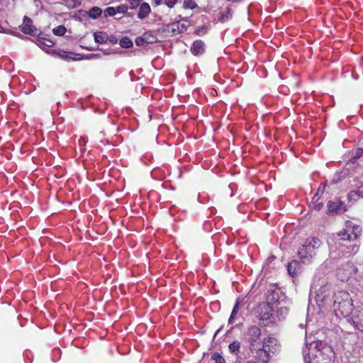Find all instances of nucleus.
<instances>
[{"label": "nucleus", "mask_w": 363, "mask_h": 363, "mask_svg": "<svg viewBox=\"0 0 363 363\" xmlns=\"http://www.w3.org/2000/svg\"><path fill=\"white\" fill-rule=\"evenodd\" d=\"M102 14V10L99 7H93L89 12V16L92 19H96Z\"/></svg>", "instance_id": "obj_25"}, {"label": "nucleus", "mask_w": 363, "mask_h": 363, "mask_svg": "<svg viewBox=\"0 0 363 363\" xmlns=\"http://www.w3.org/2000/svg\"><path fill=\"white\" fill-rule=\"evenodd\" d=\"M273 307L269 303H263L258 307L257 313L259 320H267L273 314Z\"/></svg>", "instance_id": "obj_10"}, {"label": "nucleus", "mask_w": 363, "mask_h": 363, "mask_svg": "<svg viewBox=\"0 0 363 363\" xmlns=\"http://www.w3.org/2000/svg\"><path fill=\"white\" fill-rule=\"evenodd\" d=\"M240 342L238 340H235L228 345L230 352L236 356H238L240 350Z\"/></svg>", "instance_id": "obj_24"}, {"label": "nucleus", "mask_w": 363, "mask_h": 363, "mask_svg": "<svg viewBox=\"0 0 363 363\" xmlns=\"http://www.w3.org/2000/svg\"><path fill=\"white\" fill-rule=\"evenodd\" d=\"M262 348L269 355L272 357L279 350V345L276 338L268 336L263 339Z\"/></svg>", "instance_id": "obj_8"}, {"label": "nucleus", "mask_w": 363, "mask_h": 363, "mask_svg": "<svg viewBox=\"0 0 363 363\" xmlns=\"http://www.w3.org/2000/svg\"><path fill=\"white\" fill-rule=\"evenodd\" d=\"M243 299H244V298H242L241 296H239L236 299V301H235V305L233 306L232 313H231L230 316V318L228 319V323L230 324H233L234 323V319H235V316L238 315V311H239L240 304L241 301H243Z\"/></svg>", "instance_id": "obj_20"}, {"label": "nucleus", "mask_w": 363, "mask_h": 363, "mask_svg": "<svg viewBox=\"0 0 363 363\" xmlns=\"http://www.w3.org/2000/svg\"><path fill=\"white\" fill-rule=\"evenodd\" d=\"M267 298L268 301H275V302L278 301L279 294L277 292H275L274 291H269Z\"/></svg>", "instance_id": "obj_31"}, {"label": "nucleus", "mask_w": 363, "mask_h": 363, "mask_svg": "<svg viewBox=\"0 0 363 363\" xmlns=\"http://www.w3.org/2000/svg\"><path fill=\"white\" fill-rule=\"evenodd\" d=\"M153 1L157 6V5H160L161 4L162 0H153Z\"/></svg>", "instance_id": "obj_41"}, {"label": "nucleus", "mask_w": 363, "mask_h": 363, "mask_svg": "<svg viewBox=\"0 0 363 363\" xmlns=\"http://www.w3.org/2000/svg\"><path fill=\"white\" fill-rule=\"evenodd\" d=\"M210 25L209 24H203L201 25L196 28L193 31V34L196 36H204L208 33V32L210 30Z\"/></svg>", "instance_id": "obj_21"}, {"label": "nucleus", "mask_w": 363, "mask_h": 363, "mask_svg": "<svg viewBox=\"0 0 363 363\" xmlns=\"http://www.w3.org/2000/svg\"><path fill=\"white\" fill-rule=\"evenodd\" d=\"M18 29L22 31L24 34L35 36L38 33V30L34 26L33 24H20L18 28H13L10 24H0V33L15 36H19L20 33Z\"/></svg>", "instance_id": "obj_4"}, {"label": "nucleus", "mask_w": 363, "mask_h": 363, "mask_svg": "<svg viewBox=\"0 0 363 363\" xmlns=\"http://www.w3.org/2000/svg\"><path fill=\"white\" fill-rule=\"evenodd\" d=\"M141 4V0H130L127 4H123V6H127V10L128 9H134L140 6Z\"/></svg>", "instance_id": "obj_28"}, {"label": "nucleus", "mask_w": 363, "mask_h": 363, "mask_svg": "<svg viewBox=\"0 0 363 363\" xmlns=\"http://www.w3.org/2000/svg\"><path fill=\"white\" fill-rule=\"evenodd\" d=\"M320 196L318 194H316L313 197V199H312V201H311V202H312V203H313V204H315V203H318V201H319V199H320Z\"/></svg>", "instance_id": "obj_39"}, {"label": "nucleus", "mask_w": 363, "mask_h": 363, "mask_svg": "<svg viewBox=\"0 0 363 363\" xmlns=\"http://www.w3.org/2000/svg\"><path fill=\"white\" fill-rule=\"evenodd\" d=\"M145 38L149 44H152L158 41V36L161 37V32L159 29L157 31L150 30L144 33Z\"/></svg>", "instance_id": "obj_18"}, {"label": "nucleus", "mask_w": 363, "mask_h": 363, "mask_svg": "<svg viewBox=\"0 0 363 363\" xmlns=\"http://www.w3.org/2000/svg\"><path fill=\"white\" fill-rule=\"evenodd\" d=\"M71 55H73V53L72 52H66V51H64V50H60L57 52V55L60 58L66 60H69V59H72V60H74L75 59L74 57H72L70 56Z\"/></svg>", "instance_id": "obj_30"}, {"label": "nucleus", "mask_w": 363, "mask_h": 363, "mask_svg": "<svg viewBox=\"0 0 363 363\" xmlns=\"http://www.w3.org/2000/svg\"><path fill=\"white\" fill-rule=\"evenodd\" d=\"M361 233L362 228L359 225H356L350 220H347L345 228L337 235L342 240L353 241L357 240Z\"/></svg>", "instance_id": "obj_5"}, {"label": "nucleus", "mask_w": 363, "mask_h": 363, "mask_svg": "<svg viewBox=\"0 0 363 363\" xmlns=\"http://www.w3.org/2000/svg\"><path fill=\"white\" fill-rule=\"evenodd\" d=\"M261 329L257 325H250L245 332L244 340L249 344V350L256 347V342L261 337Z\"/></svg>", "instance_id": "obj_6"}, {"label": "nucleus", "mask_w": 363, "mask_h": 363, "mask_svg": "<svg viewBox=\"0 0 363 363\" xmlns=\"http://www.w3.org/2000/svg\"><path fill=\"white\" fill-rule=\"evenodd\" d=\"M321 242L318 238H308L300 246L298 256L303 264H309L315 256V250L320 246Z\"/></svg>", "instance_id": "obj_3"}, {"label": "nucleus", "mask_w": 363, "mask_h": 363, "mask_svg": "<svg viewBox=\"0 0 363 363\" xmlns=\"http://www.w3.org/2000/svg\"><path fill=\"white\" fill-rule=\"evenodd\" d=\"M306 362L308 363H331L334 355L331 346L323 341H313L306 344L303 350Z\"/></svg>", "instance_id": "obj_1"}, {"label": "nucleus", "mask_w": 363, "mask_h": 363, "mask_svg": "<svg viewBox=\"0 0 363 363\" xmlns=\"http://www.w3.org/2000/svg\"><path fill=\"white\" fill-rule=\"evenodd\" d=\"M232 10L230 8H227L220 13L218 21L221 22L230 21L232 19Z\"/></svg>", "instance_id": "obj_22"}, {"label": "nucleus", "mask_w": 363, "mask_h": 363, "mask_svg": "<svg viewBox=\"0 0 363 363\" xmlns=\"http://www.w3.org/2000/svg\"><path fill=\"white\" fill-rule=\"evenodd\" d=\"M363 197V191L358 190L350 191L347 194V199L349 202L357 201L359 198Z\"/></svg>", "instance_id": "obj_23"}, {"label": "nucleus", "mask_w": 363, "mask_h": 363, "mask_svg": "<svg viewBox=\"0 0 363 363\" xmlns=\"http://www.w3.org/2000/svg\"><path fill=\"white\" fill-rule=\"evenodd\" d=\"M196 4L195 1L192 0H184V7L185 9H193L196 7Z\"/></svg>", "instance_id": "obj_33"}, {"label": "nucleus", "mask_w": 363, "mask_h": 363, "mask_svg": "<svg viewBox=\"0 0 363 363\" xmlns=\"http://www.w3.org/2000/svg\"><path fill=\"white\" fill-rule=\"evenodd\" d=\"M323 207V202H318L315 204H313V208L316 211H320Z\"/></svg>", "instance_id": "obj_38"}, {"label": "nucleus", "mask_w": 363, "mask_h": 363, "mask_svg": "<svg viewBox=\"0 0 363 363\" xmlns=\"http://www.w3.org/2000/svg\"><path fill=\"white\" fill-rule=\"evenodd\" d=\"M138 13V16L140 19L145 18L150 13V6L147 3L141 2Z\"/></svg>", "instance_id": "obj_19"}, {"label": "nucleus", "mask_w": 363, "mask_h": 363, "mask_svg": "<svg viewBox=\"0 0 363 363\" xmlns=\"http://www.w3.org/2000/svg\"><path fill=\"white\" fill-rule=\"evenodd\" d=\"M186 30L185 24H164L159 32H161V37L167 38L177 35Z\"/></svg>", "instance_id": "obj_7"}, {"label": "nucleus", "mask_w": 363, "mask_h": 363, "mask_svg": "<svg viewBox=\"0 0 363 363\" xmlns=\"http://www.w3.org/2000/svg\"><path fill=\"white\" fill-rule=\"evenodd\" d=\"M119 44L123 48H130L133 45V41L128 37L122 38Z\"/></svg>", "instance_id": "obj_26"}, {"label": "nucleus", "mask_w": 363, "mask_h": 363, "mask_svg": "<svg viewBox=\"0 0 363 363\" xmlns=\"http://www.w3.org/2000/svg\"><path fill=\"white\" fill-rule=\"evenodd\" d=\"M287 271L292 277H296L301 272V265L297 260H293L288 264Z\"/></svg>", "instance_id": "obj_15"}, {"label": "nucleus", "mask_w": 363, "mask_h": 363, "mask_svg": "<svg viewBox=\"0 0 363 363\" xmlns=\"http://www.w3.org/2000/svg\"><path fill=\"white\" fill-rule=\"evenodd\" d=\"M352 322L357 329L363 332V307L353 316Z\"/></svg>", "instance_id": "obj_16"}, {"label": "nucleus", "mask_w": 363, "mask_h": 363, "mask_svg": "<svg viewBox=\"0 0 363 363\" xmlns=\"http://www.w3.org/2000/svg\"><path fill=\"white\" fill-rule=\"evenodd\" d=\"M328 213H341L347 211L345 203L338 199L335 201H329L327 203Z\"/></svg>", "instance_id": "obj_11"}, {"label": "nucleus", "mask_w": 363, "mask_h": 363, "mask_svg": "<svg viewBox=\"0 0 363 363\" xmlns=\"http://www.w3.org/2000/svg\"><path fill=\"white\" fill-rule=\"evenodd\" d=\"M357 270L356 267H354L353 265L347 263L337 269V275L342 281H345L350 278L352 274L351 271H354L355 272Z\"/></svg>", "instance_id": "obj_13"}, {"label": "nucleus", "mask_w": 363, "mask_h": 363, "mask_svg": "<svg viewBox=\"0 0 363 363\" xmlns=\"http://www.w3.org/2000/svg\"><path fill=\"white\" fill-rule=\"evenodd\" d=\"M206 45L204 41L201 40H196L192 43L190 48V52L195 57H200L205 54Z\"/></svg>", "instance_id": "obj_12"}, {"label": "nucleus", "mask_w": 363, "mask_h": 363, "mask_svg": "<svg viewBox=\"0 0 363 363\" xmlns=\"http://www.w3.org/2000/svg\"><path fill=\"white\" fill-rule=\"evenodd\" d=\"M211 358L215 363H225L224 358L218 353H213Z\"/></svg>", "instance_id": "obj_32"}, {"label": "nucleus", "mask_w": 363, "mask_h": 363, "mask_svg": "<svg viewBox=\"0 0 363 363\" xmlns=\"http://www.w3.org/2000/svg\"><path fill=\"white\" fill-rule=\"evenodd\" d=\"M94 40L98 43H103L106 41L105 38L103 36L102 33H94Z\"/></svg>", "instance_id": "obj_34"}, {"label": "nucleus", "mask_w": 363, "mask_h": 363, "mask_svg": "<svg viewBox=\"0 0 363 363\" xmlns=\"http://www.w3.org/2000/svg\"><path fill=\"white\" fill-rule=\"evenodd\" d=\"M23 23H31V19L27 16H24Z\"/></svg>", "instance_id": "obj_40"}, {"label": "nucleus", "mask_w": 363, "mask_h": 363, "mask_svg": "<svg viewBox=\"0 0 363 363\" xmlns=\"http://www.w3.org/2000/svg\"><path fill=\"white\" fill-rule=\"evenodd\" d=\"M326 186H327L326 183L320 184L318 189V191L316 194H318L320 196H322L323 194V193L325 192Z\"/></svg>", "instance_id": "obj_35"}, {"label": "nucleus", "mask_w": 363, "mask_h": 363, "mask_svg": "<svg viewBox=\"0 0 363 363\" xmlns=\"http://www.w3.org/2000/svg\"><path fill=\"white\" fill-rule=\"evenodd\" d=\"M333 308L336 315L343 317L348 316L352 310V298L349 293L338 291L334 294Z\"/></svg>", "instance_id": "obj_2"}, {"label": "nucleus", "mask_w": 363, "mask_h": 363, "mask_svg": "<svg viewBox=\"0 0 363 363\" xmlns=\"http://www.w3.org/2000/svg\"><path fill=\"white\" fill-rule=\"evenodd\" d=\"M37 36L38 45L42 49H45V48H51L54 45V42L45 37H43L41 32L38 33Z\"/></svg>", "instance_id": "obj_17"}, {"label": "nucleus", "mask_w": 363, "mask_h": 363, "mask_svg": "<svg viewBox=\"0 0 363 363\" xmlns=\"http://www.w3.org/2000/svg\"><path fill=\"white\" fill-rule=\"evenodd\" d=\"M135 44L137 46L141 48H146L149 45L144 34L135 39Z\"/></svg>", "instance_id": "obj_27"}, {"label": "nucleus", "mask_w": 363, "mask_h": 363, "mask_svg": "<svg viewBox=\"0 0 363 363\" xmlns=\"http://www.w3.org/2000/svg\"><path fill=\"white\" fill-rule=\"evenodd\" d=\"M66 30L67 29L64 26L60 25L59 26L53 28L52 32L55 35L62 36L65 33Z\"/></svg>", "instance_id": "obj_29"}, {"label": "nucleus", "mask_w": 363, "mask_h": 363, "mask_svg": "<svg viewBox=\"0 0 363 363\" xmlns=\"http://www.w3.org/2000/svg\"><path fill=\"white\" fill-rule=\"evenodd\" d=\"M177 2V0H164V4L169 8H173Z\"/></svg>", "instance_id": "obj_37"}, {"label": "nucleus", "mask_w": 363, "mask_h": 363, "mask_svg": "<svg viewBox=\"0 0 363 363\" xmlns=\"http://www.w3.org/2000/svg\"><path fill=\"white\" fill-rule=\"evenodd\" d=\"M246 363H255V361L250 360V361H247Z\"/></svg>", "instance_id": "obj_42"}, {"label": "nucleus", "mask_w": 363, "mask_h": 363, "mask_svg": "<svg viewBox=\"0 0 363 363\" xmlns=\"http://www.w3.org/2000/svg\"><path fill=\"white\" fill-rule=\"evenodd\" d=\"M250 352L255 359V363H268L272 357L262 347L257 348V347H255L254 348L250 349Z\"/></svg>", "instance_id": "obj_9"}, {"label": "nucleus", "mask_w": 363, "mask_h": 363, "mask_svg": "<svg viewBox=\"0 0 363 363\" xmlns=\"http://www.w3.org/2000/svg\"><path fill=\"white\" fill-rule=\"evenodd\" d=\"M363 154V149L362 148H357L356 150L355 154L353 157V160H357Z\"/></svg>", "instance_id": "obj_36"}, {"label": "nucleus", "mask_w": 363, "mask_h": 363, "mask_svg": "<svg viewBox=\"0 0 363 363\" xmlns=\"http://www.w3.org/2000/svg\"><path fill=\"white\" fill-rule=\"evenodd\" d=\"M127 11V6L123 5H120L117 7H108L104 11V16L105 17L107 16H113L117 14L125 13Z\"/></svg>", "instance_id": "obj_14"}]
</instances>
